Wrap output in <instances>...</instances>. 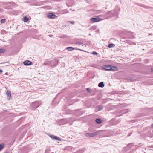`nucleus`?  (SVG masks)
<instances>
[{"mask_svg":"<svg viewBox=\"0 0 153 153\" xmlns=\"http://www.w3.org/2000/svg\"><path fill=\"white\" fill-rule=\"evenodd\" d=\"M70 22L72 24H74L75 23V22L74 21H70Z\"/></svg>","mask_w":153,"mask_h":153,"instance_id":"23","label":"nucleus"},{"mask_svg":"<svg viewBox=\"0 0 153 153\" xmlns=\"http://www.w3.org/2000/svg\"><path fill=\"white\" fill-rule=\"evenodd\" d=\"M102 69L106 71H116L117 70V68L114 66L112 65H103L102 67Z\"/></svg>","mask_w":153,"mask_h":153,"instance_id":"1","label":"nucleus"},{"mask_svg":"<svg viewBox=\"0 0 153 153\" xmlns=\"http://www.w3.org/2000/svg\"><path fill=\"white\" fill-rule=\"evenodd\" d=\"M89 88H87V91H89Z\"/></svg>","mask_w":153,"mask_h":153,"instance_id":"27","label":"nucleus"},{"mask_svg":"<svg viewBox=\"0 0 153 153\" xmlns=\"http://www.w3.org/2000/svg\"><path fill=\"white\" fill-rule=\"evenodd\" d=\"M28 20V18L26 17H25L24 18H23V21L25 22H27V21Z\"/></svg>","mask_w":153,"mask_h":153,"instance_id":"17","label":"nucleus"},{"mask_svg":"<svg viewBox=\"0 0 153 153\" xmlns=\"http://www.w3.org/2000/svg\"><path fill=\"white\" fill-rule=\"evenodd\" d=\"M103 108V107L102 105H100L97 107H96L95 110L96 111H98L100 110H102Z\"/></svg>","mask_w":153,"mask_h":153,"instance_id":"7","label":"nucleus"},{"mask_svg":"<svg viewBox=\"0 0 153 153\" xmlns=\"http://www.w3.org/2000/svg\"><path fill=\"white\" fill-rule=\"evenodd\" d=\"M151 71L153 72V69H151Z\"/></svg>","mask_w":153,"mask_h":153,"instance_id":"26","label":"nucleus"},{"mask_svg":"<svg viewBox=\"0 0 153 153\" xmlns=\"http://www.w3.org/2000/svg\"><path fill=\"white\" fill-rule=\"evenodd\" d=\"M86 136L88 137H92V133H87L86 134Z\"/></svg>","mask_w":153,"mask_h":153,"instance_id":"14","label":"nucleus"},{"mask_svg":"<svg viewBox=\"0 0 153 153\" xmlns=\"http://www.w3.org/2000/svg\"><path fill=\"white\" fill-rule=\"evenodd\" d=\"M152 126H153V124H152Z\"/></svg>","mask_w":153,"mask_h":153,"instance_id":"28","label":"nucleus"},{"mask_svg":"<svg viewBox=\"0 0 153 153\" xmlns=\"http://www.w3.org/2000/svg\"><path fill=\"white\" fill-rule=\"evenodd\" d=\"M32 62L29 60L25 61L23 62V64L25 65H30L31 64Z\"/></svg>","mask_w":153,"mask_h":153,"instance_id":"6","label":"nucleus"},{"mask_svg":"<svg viewBox=\"0 0 153 153\" xmlns=\"http://www.w3.org/2000/svg\"><path fill=\"white\" fill-rule=\"evenodd\" d=\"M66 49L68 51H72L74 49V48L71 47H68Z\"/></svg>","mask_w":153,"mask_h":153,"instance_id":"11","label":"nucleus"},{"mask_svg":"<svg viewBox=\"0 0 153 153\" xmlns=\"http://www.w3.org/2000/svg\"><path fill=\"white\" fill-rule=\"evenodd\" d=\"M4 145L3 144H0V151L3 149L4 147Z\"/></svg>","mask_w":153,"mask_h":153,"instance_id":"19","label":"nucleus"},{"mask_svg":"<svg viewBox=\"0 0 153 153\" xmlns=\"http://www.w3.org/2000/svg\"><path fill=\"white\" fill-rule=\"evenodd\" d=\"M4 52V49H0V53H1Z\"/></svg>","mask_w":153,"mask_h":153,"instance_id":"21","label":"nucleus"},{"mask_svg":"<svg viewBox=\"0 0 153 153\" xmlns=\"http://www.w3.org/2000/svg\"><path fill=\"white\" fill-rule=\"evenodd\" d=\"M104 19L103 16L100 15L96 18H92L91 19L94 22H97L103 20Z\"/></svg>","mask_w":153,"mask_h":153,"instance_id":"3","label":"nucleus"},{"mask_svg":"<svg viewBox=\"0 0 153 153\" xmlns=\"http://www.w3.org/2000/svg\"><path fill=\"white\" fill-rule=\"evenodd\" d=\"M128 43L130 44V45H136V43H135L134 42L131 41H129L128 42Z\"/></svg>","mask_w":153,"mask_h":153,"instance_id":"13","label":"nucleus"},{"mask_svg":"<svg viewBox=\"0 0 153 153\" xmlns=\"http://www.w3.org/2000/svg\"><path fill=\"white\" fill-rule=\"evenodd\" d=\"M3 72V71L2 70H0V73H2Z\"/></svg>","mask_w":153,"mask_h":153,"instance_id":"24","label":"nucleus"},{"mask_svg":"<svg viewBox=\"0 0 153 153\" xmlns=\"http://www.w3.org/2000/svg\"><path fill=\"white\" fill-rule=\"evenodd\" d=\"M32 106L34 108H36L39 106V105L38 104V103L37 102H34L33 103Z\"/></svg>","mask_w":153,"mask_h":153,"instance_id":"8","label":"nucleus"},{"mask_svg":"<svg viewBox=\"0 0 153 153\" xmlns=\"http://www.w3.org/2000/svg\"><path fill=\"white\" fill-rule=\"evenodd\" d=\"M96 122L100 124L101 123V120L99 119H96Z\"/></svg>","mask_w":153,"mask_h":153,"instance_id":"15","label":"nucleus"},{"mask_svg":"<svg viewBox=\"0 0 153 153\" xmlns=\"http://www.w3.org/2000/svg\"><path fill=\"white\" fill-rule=\"evenodd\" d=\"M115 46V45L113 44H110L108 45V47L109 48L113 47Z\"/></svg>","mask_w":153,"mask_h":153,"instance_id":"16","label":"nucleus"},{"mask_svg":"<svg viewBox=\"0 0 153 153\" xmlns=\"http://www.w3.org/2000/svg\"><path fill=\"white\" fill-rule=\"evenodd\" d=\"M6 94L8 97L10 98L11 97V92L8 91H7L6 92Z\"/></svg>","mask_w":153,"mask_h":153,"instance_id":"9","label":"nucleus"},{"mask_svg":"<svg viewBox=\"0 0 153 153\" xmlns=\"http://www.w3.org/2000/svg\"><path fill=\"white\" fill-rule=\"evenodd\" d=\"M98 86L100 87H103L104 86V84L103 83V82H100L98 84Z\"/></svg>","mask_w":153,"mask_h":153,"instance_id":"10","label":"nucleus"},{"mask_svg":"<svg viewBox=\"0 0 153 153\" xmlns=\"http://www.w3.org/2000/svg\"><path fill=\"white\" fill-rule=\"evenodd\" d=\"M5 21H6V20H5V19H3L1 20V23H4L5 22Z\"/></svg>","mask_w":153,"mask_h":153,"instance_id":"18","label":"nucleus"},{"mask_svg":"<svg viewBox=\"0 0 153 153\" xmlns=\"http://www.w3.org/2000/svg\"><path fill=\"white\" fill-rule=\"evenodd\" d=\"M52 64H55V63L54 62H53L52 63Z\"/></svg>","mask_w":153,"mask_h":153,"instance_id":"25","label":"nucleus"},{"mask_svg":"<svg viewBox=\"0 0 153 153\" xmlns=\"http://www.w3.org/2000/svg\"><path fill=\"white\" fill-rule=\"evenodd\" d=\"M49 136L53 140H58L59 141H61L62 140L60 138L56 136L53 135H50Z\"/></svg>","mask_w":153,"mask_h":153,"instance_id":"4","label":"nucleus"},{"mask_svg":"<svg viewBox=\"0 0 153 153\" xmlns=\"http://www.w3.org/2000/svg\"><path fill=\"white\" fill-rule=\"evenodd\" d=\"M47 16L48 17L51 19H54L56 17V16L55 14L51 13L48 14Z\"/></svg>","mask_w":153,"mask_h":153,"instance_id":"5","label":"nucleus"},{"mask_svg":"<svg viewBox=\"0 0 153 153\" xmlns=\"http://www.w3.org/2000/svg\"><path fill=\"white\" fill-rule=\"evenodd\" d=\"M58 63V61L56 59H54L51 61L45 62L43 65H50L51 66H54L56 65Z\"/></svg>","mask_w":153,"mask_h":153,"instance_id":"2","label":"nucleus"},{"mask_svg":"<svg viewBox=\"0 0 153 153\" xmlns=\"http://www.w3.org/2000/svg\"><path fill=\"white\" fill-rule=\"evenodd\" d=\"M92 53L94 55H97L98 54V53L95 51L93 52Z\"/></svg>","mask_w":153,"mask_h":153,"instance_id":"20","label":"nucleus"},{"mask_svg":"<svg viewBox=\"0 0 153 153\" xmlns=\"http://www.w3.org/2000/svg\"><path fill=\"white\" fill-rule=\"evenodd\" d=\"M78 44L79 45H82L83 44V43L81 42H78Z\"/></svg>","mask_w":153,"mask_h":153,"instance_id":"22","label":"nucleus"},{"mask_svg":"<svg viewBox=\"0 0 153 153\" xmlns=\"http://www.w3.org/2000/svg\"><path fill=\"white\" fill-rule=\"evenodd\" d=\"M100 132L99 131H97L93 133H92L93 137H94L96 136L97 134H98Z\"/></svg>","mask_w":153,"mask_h":153,"instance_id":"12","label":"nucleus"}]
</instances>
